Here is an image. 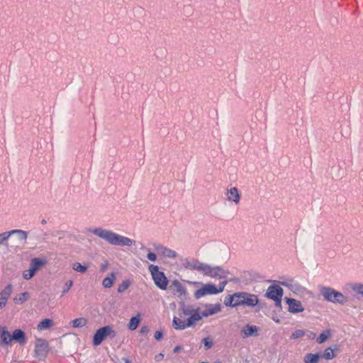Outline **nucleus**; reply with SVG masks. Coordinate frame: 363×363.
Instances as JSON below:
<instances>
[{"label":"nucleus","mask_w":363,"mask_h":363,"mask_svg":"<svg viewBox=\"0 0 363 363\" xmlns=\"http://www.w3.org/2000/svg\"><path fill=\"white\" fill-rule=\"evenodd\" d=\"M183 267L187 270L197 271L204 276H208L212 278L219 276L223 272L220 267L211 266L197 259H184Z\"/></svg>","instance_id":"nucleus-2"},{"label":"nucleus","mask_w":363,"mask_h":363,"mask_svg":"<svg viewBox=\"0 0 363 363\" xmlns=\"http://www.w3.org/2000/svg\"><path fill=\"white\" fill-rule=\"evenodd\" d=\"M320 358V354H307L304 357V362L305 363H318Z\"/></svg>","instance_id":"nucleus-30"},{"label":"nucleus","mask_w":363,"mask_h":363,"mask_svg":"<svg viewBox=\"0 0 363 363\" xmlns=\"http://www.w3.org/2000/svg\"><path fill=\"white\" fill-rule=\"evenodd\" d=\"M73 285V282L72 281H68L65 283V286L64 287L63 290H62V295L67 294L69 290L70 289V288Z\"/></svg>","instance_id":"nucleus-37"},{"label":"nucleus","mask_w":363,"mask_h":363,"mask_svg":"<svg viewBox=\"0 0 363 363\" xmlns=\"http://www.w3.org/2000/svg\"><path fill=\"white\" fill-rule=\"evenodd\" d=\"M225 199L227 202L234 206H238L241 199V194L236 186H228L224 192Z\"/></svg>","instance_id":"nucleus-10"},{"label":"nucleus","mask_w":363,"mask_h":363,"mask_svg":"<svg viewBox=\"0 0 363 363\" xmlns=\"http://www.w3.org/2000/svg\"><path fill=\"white\" fill-rule=\"evenodd\" d=\"M147 257L149 260H150L152 262H155L157 260V255L154 252L147 253Z\"/></svg>","instance_id":"nucleus-39"},{"label":"nucleus","mask_w":363,"mask_h":363,"mask_svg":"<svg viewBox=\"0 0 363 363\" xmlns=\"http://www.w3.org/2000/svg\"><path fill=\"white\" fill-rule=\"evenodd\" d=\"M200 307H196L193 305L184 306L180 307L182 313L187 316L188 325L194 326L196 322L201 320V315L200 313Z\"/></svg>","instance_id":"nucleus-6"},{"label":"nucleus","mask_w":363,"mask_h":363,"mask_svg":"<svg viewBox=\"0 0 363 363\" xmlns=\"http://www.w3.org/2000/svg\"><path fill=\"white\" fill-rule=\"evenodd\" d=\"M1 342L0 344L10 345H11V334L10 332L5 328H4L1 331Z\"/></svg>","instance_id":"nucleus-24"},{"label":"nucleus","mask_w":363,"mask_h":363,"mask_svg":"<svg viewBox=\"0 0 363 363\" xmlns=\"http://www.w3.org/2000/svg\"><path fill=\"white\" fill-rule=\"evenodd\" d=\"M149 271L155 284L160 289L165 290L168 286V279L164 272L159 270V267L154 264L149 266Z\"/></svg>","instance_id":"nucleus-7"},{"label":"nucleus","mask_w":363,"mask_h":363,"mask_svg":"<svg viewBox=\"0 0 363 363\" xmlns=\"http://www.w3.org/2000/svg\"><path fill=\"white\" fill-rule=\"evenodd\" d=\"M224 303L227 306L236 307L238 306L245 305L248 306H255L258 303L257 296L245 292L235 293L229 296L224 301Z\"/></svg>","instance_id":"nucleus-3"},{"label":"nucleus","mask_w":363,"mask_h":363,"mask_svg":"<svg viewBox=\"0 0 363 363\" xmlns=\"http://www.w3.org/2000/svg\"><path fill=\"white\" fill-rule=\"evenodd\" d=\"M172 325H173L174 328L176 330H184L186 328L192 327V325H188L187 320H186V321H184L177 317H174L173 318Z\"/></svg>","instance_id":"nucleus-25"},{"label":"nucleus","mask_w":363,"mask_h":363,"mask_svg":"<svg viewBox=\"0 0 363 363\" xmlns=\"http://www.w3.org/2000/svg\"><path fill=\"white\" fill-rule=\"evenodd\" d=\"M11 340L15 341L21 345H23L26 343V337L25 333L20 330H15L11 334Z\"/></svg>","instance_id":"nucleus-18"},{"label":"nucleus","mask_w":363,"mask_h":363,"mask_svg":"<svg viewBox=\"0 0 363 363\" xmlns=\"http://www.w3.org/2000/svg\"><path fill=\"white\" fill-rule=\"evenodd\" d=\"M116 279V273H109L102 281V286L106 289H110L113 286Z\"/></svg>","instance_id":"nucleus-21"},{"label":"nucleus","mask_w":363,"mask_h":363,"mask_svg":"<svg viewBox=\"0 0 363 363\" xmlns=\"http://www.w3.org/2000/svg\"><path fill=\"white\" fill-rule=\"evenodd\" d=\"M202 341H203V343L204 345L206 350H208L213 346L212 341H211L208 338H204V339H203Z\"/></svg>","instance_id":"nucleus-38"},{"label":"nucleus","mask_w":363,"mask_h":363,"mask_svg":"<svg viewBox=\"0 0 363 363\" xmlns=\"http://www.w3.org/2000/svg\"><path fill=\"white\" fill-rule=\"evenodd\" d=\"M266 295L268 298L274 300L277 305L280 306L283 296V289L278 285H272L268 287Z\"/></svg>","instance_id":"nucleus-14"},{"label":"nucleus","mask_w":363,"mask_h":363,"mask_svg":"<svg viewBox=\"0 0 363 363\" xmlns=\"http://www.w3.org/2000/svg\"><path fill=\"white\" fill-rule=\"evenodd\" d=\"M11 235H16L20 241H26L28 238V233L23 230L16 229L9 231L0 233V246L6 245L8 243L9 239Z\"/></svg>","instance_id":"nucleus-8"},{"label":"nucleus","mask_w":363,"mask_h":363,"mask_svg":"<svg viewBox=\"0 0 363 363\" xmlns=\"http://www.w3.org/2000/svg\"><path fill=\"white\" fill-rule=\"evenodd\" d=\"M140 314L138 313L136 316L132 317L130 320V322L128 325L129 330H135L139 325L140 323Z\"/></svg>","instance_id":"nucleus-27"},{"label":"nucleus","mask_w":363,"mask_h":363,"mask_svg":"<svg viewBox=\"0 0 363 363\" xmlns=\"http://www.w3.org/2000/svg\"><path fill=\"white\" fill-rule=\"evenodd\" d=\"M286 302L289 306V311L293 313H301L304 311L301 302L294 298H286Z\"/></svg>","instance_id":"nucleus-15"},{"label":"nucleus","mask_w":363,"mask_h":363,"mask_svg":"<svg viewBox=\"0 0 363 363\" xmlns=\"http://www.w3.org/2000/svg\"><path fill=\"white\" fill-rule=\"evenodd\" d=\"M258 328L255 325H247L242 328L241 333L243 334L244 337H247L252 335H257Z\"/></svg>","instance_id":"nucleus-22"},{"label":"nucleus","mask_w":363,"mask_h":363,"mask_svg":"<svg viewBox=\"0 0 363 363\" xmlns=\"http://www.w3.org/2000/svg\"><path fill=\"white\" fill-rule=\"evenodd\" d=\"M90 232L111 245L130 247L135 244L134 240L116 233L110 229L99 227L91 229Z\"/></svg>","instance_id":"nucleus-1"},{"label":"nucleus","mask_w":363,"mask_h":363,"mask_svg":"<svg viewBox=\"0 0 363 363\" xmlns=\"http://www.w3.org/2000/svg\"><path fill=\"white\" fill-rule=\"evenodd\" d=\"M281 285L288 288L295 294H298L302 291V287L294 279H285L280 282Z\"/></svg>","instance_id":"nucleus-17"},{"label":"nucleus","mask_w":363,"mask_h":363,"mask_svg":"<svg viewBox=\"0 0 363 363\" xmlns=\"http://www.w3.org/2000/svg\"><path fill=\"white\" fill-rule=\"evenodd\" d=\"M108 335L115 336V332L110 326H106L99 328L94 335L93 344L96 346L99 345L104 338Z\"/></svg>","instance_id":"nucleus-12"},{"label":"nucleus","mask_w":363,"mask_h":363,"mask_svg":"<svg viewBox=\"0 0 363 363\" xmlns=\"http://www.w3.org/2000/svg\"><path fill=\"white\" fill-rule=\"evenodd\" d=\"M189 283L194 286H201V287L194 293V296L196 299H199L207 295L218 294L223 291L224 287L227 284L225 281H222L220 284L219 287H217L215 284L211 282L203 284L198 281H189Z\"/></svg>","instance_id":"nucleus-4"},{"label":"nucleus","mask_w":363,"mask_h":363,"mask_svg":"<svg viewBox=\"0 0 363 363\" xmlns=\"http://www.w3.org/2000/svg\"><path fill=\"white\" fill-rule=\"evenodd\" d=\"M169 289L180 300L183 301L186 298L187 294L186 289L178 280L172 281Z\"/></svg>","instance_id":"nucleus-13"},{"label":"nucleus","mask_w":363,"mask_h":363,"mask_svg":"<svg viewBox=\"0 0 363 363\" xmlns=\"http://www.w3.org/2000/svg\"><path fill=\"white\" fill-rule=\"evenodd\" d=\"M130 282L128 280L123 281L118 287V292L122 293L125 291L129 286Z\"/></svg>","instance_id":"nucleus-35"},{"label":"nucleus","mask_w":363,"mask_h":363,"mask_svg":"<svg viewBox=\"0 0 363 363\" xmlns=\"http://www.w3.org/2000/svg\"><path fill=\"white\" fill-rule=\"evenodd\" d=\"M350 289L357 295L363 297V284L362 283H353L350 284Z\"/></svg>","instance_id":"nucleus-31"},{"label":"nucleus","mask_w":363,"mask_h":363,"mask_svg":"<svg viewBox=\"0 0 363 363\" xmlns=\"http://www.w3.org/2000/svg\"><path fill=\"white\" fill-rule=\"evenodd\" d=\"M35 274V272L30 267L28 269L24 270L23 272V277L27 280L33 277Z\"/></svg>","instance_id":"nucleus-34"},{"label":"nucleus","mask_w":363,"mask_h":363,"mask_svg":"<svg viewBox=\"0 0 363 363\" xmlns=\"http://www.w3.org/2000/svg\"><path fill=\"white\" fill-rule=\"evenodd\" d=\"M72 268L75 272L86 273L88 269V264H82L78 262H75L72 264Z\"/></svg>","instance_id":"nucleus-29"},{"label":"nucleus","mask_w":363,"mask_h":363,"mask_svg":"<svg viewBox=\"0 0 363 363\" xmlns=\"http://www.w3.org/2000/svg\"><path fill=\"white\" fill-rule=\"evenodd\" d=\"M149 331H150L149 328L147 326H146V325H144V326H143L140 328V332L141 334H147V333H149Z\"/></svg>","instance_id":"nucleus-40"},{"label":"nucleus","mask_w":363,"mask_h":363,"mask_svg":"<svg viewBox=\"0 0 363 363\" xmlns=\"http://www.w3.org/2000/svg\"><path fill=\"white\" fill-rule=\"evenodd\" d=\"M72 328H82L87 324V320L85 318H78L74 319L70 323Z\"/></svg>","instance_id":"nucleus-28"},{"label":"nucleus","mask_w":363,"mask_h":363,"mask_svg":"<svg viewBox=\"0 0 363 363\" xmlns=\"http://www.w3.org/2000/svg\"><path fill=\"white\" fill-rule=\"evenodd\" d=\"M162 333L161 331H156L155 333V338L157 340H160L162 337Z\"/></svg>","instance_id":"nucleus-41"},{"label":"nucleus","mask_w":363,"mask_h":363,"mask_svg":"<svg viewBox=\"0 0 363 363\" xmlns=\"http://www.w3.org/2000/svg\"><path fill=\"white\" fill-rule=\"evenodd\" d=\"M108 267V263L106 262L105 264L101 265V272H105L107 269Z\"/></svg>","instance_id":"nucleus-43"},{"label":"nucleus","mask_w":363,"mask_h":363,"mask_svg":"<svg viewBox=\"0 0 363 363\" xmlns=\"http://www.w3.org/2000/svg\"><path fill=\"white\" fill-rule=\"evenodd\" d=\"M35 357L40 361H43L48 353V342L42 338L36 339L35 342Z\"/></svg>","instance_id":"nucleus-9"},{"label":"nucleus","mask_w":363,"mask_h":363,"mask_svg":"<svg viewBox=\"0 0 363 363\" xmlns=\"http://www.w3.org/2000/svg\"><path fill=\"white\" fill-rule=\"evenodd\" d=\"M157 253L164 257L167 258H175L177 257V254L174 250L164 247L162 245H158L155 247Z\"/></svg>","instance_id":"nucleus-19"},{"label":"nucleus","mask_w":363,"mask_h":363,"mask_svg":"<svg viewBox=\"0 0 363 363\" xmlns=\"http://www.w3.org/2000/svg\"><path fill=\"white\" fill-rule=\"evenodd\" d=\"M321 357L326 360H331L334 359L335 357L334 350L331 347L326 348Z\"/></svg>","instance_id":"nucleus-33"},{"label":"nucleus","mask_w":363,"mask_h":363,"mask_svg":"<svg viewBox=\"0 0 363 363\" xmlns=\"http://www.w3.org/2000/svg\"><path fill=\"white\" fill-rule=\"evenodd\" d=\"M182 350V347L181 346H177L174 347V352H178L179 351H180Z\"/></svg>","instance_id":"nucleus-44"},{"label":"nucleus","mask_w":363,"mask_h":363,"mask_svg":"<svg viewBox=\"0 0 363 363\" xmlns=\"http://www.w3.org/2000/svg\"><path fill=\"white\" fill-rule=\"evenodd\" d=\"M13 291V286L11 284H8L4 289L0 292V309L4 308L7 303L9 298H10Z\"/></svg>","instance_id":"nucleus-16"},{"label":"nucleus","mask_w":363,"mask_h":363,"mask_svg":"<svg viewBox=\"0 0 363 363\" xmlns=\"http://www.w3.org/2000/svg\"><path fill=\"white\" fill-rule=\"evenodd\" d=\"M30 293L25 291L16 295L13 300L16 304L21 305L28 301L30 298Z\"/></svg>","instance_id":"nucleus-23"},{"label":"nucleus","mask_w":363,"mask_h":363,"mask_svg":"<svg viewBox=\"0 0 363 363\" xmlns=\"http://www.w3.org/2000/svg\"><path fill=\"white\" fill-rule=\"evenodd\" d=\"M164 358V354L162 353H160L158 354H157L155 357V359L157 362H160L161 361L162 359Z\"/></svg>","instance_id":"nucleus-42"},{"label":"nucleus","mask_w":363,"mask_h":363,"mask_svg":"<svg viewBox=\"0 0 363 363\" xmlns=\"http://www.w3.org/2000/svg\"><path fill=\"white\" fill-rule=\"evenodd\" d=\"M305 333L306 332L303 330H296L291 334V338L294 340L298 339L299 337L304 336Z\"/></svg>","instance_id":"nucleus-36"},{"label":"nucleus","mask_w":363,"mask_h":363,"mask_svg":"<svg viewBox=\"0 0 363 363\" xmlns=\"http://www.w3.org/2000/svg\"><path fill=\"white\" fill-rule=\"evenodd\" d=\"M46 261L39 258H33L31 259L30 267L36 272L41 267L45 264Z\"/></svg>","instance_id":"nucleus-26"},{"label":"nucleus","mask_w":363,"mask_h":363,"mask_svg":"<svg viewBox=\"0 0 363 363\" xmlns=\"http://www.w3.org/2000/svg\"><path fill=\"white\" fill-rule=\"evenodd\" d=\"M55 325V321L51 318H45L40 320L37 325V330L42 332L45 330H50Z\"/></svg>","instance_id":"nucleus-20"},{"label":"nucleus","mask_w":363,"mask_h":363,"mask_svg":"<svg viewBox=\"0 0 363 363\" xmlns=\"http://www.w3.org/2000/svg\"><path fill=\"white\" fill-rule=\"evenodd\" d=\"M200 313L201 315V319L203 318H208L209 316L216 315L221 311V305L219 303H205L200 307Z\"/></svg>","instance_id":"nucleus-11"},{"label":"nucleus","mask_w":363,"mask_h":363,"mask_svg":"<svg viewBox=\"0 0 363 363\" xmlns=\"http://www.w3.org/2000/svg\"><path fill=\"white\" fill-rule=\"evenodd\" d=\"M320 294L324 299L333 303L345 305L348 301L346 296L331 287H322L320 289Z\"/></svg>","instance_id":"nucleus-5"},{"label":"nucleus","mask_w":363,"mask_h":363,"mask_svg":"<svg viewBox=\"0 0 363 363\" xmlns=\"http://www.w3.org/2000/svg\"><path fill=\"white\" fill-rule=\"evenodd\" d=\"M331 336L330 330H326L320 334L319 337L317 339V342L318 344H322L325 342L328 339H329Z\"/></svg>","instance_id":"nucleus-32"}]
</instances>
